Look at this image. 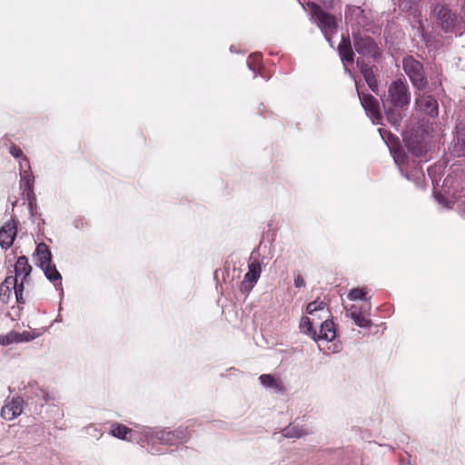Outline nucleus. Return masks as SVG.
Segmentation results:
<instances>
[{
	"label": "nucleus",
	"instance_id": "bb28decb",
	"mask_svg": "<svg viewBox=\"0 0 465 465\" xmlns=\"http://www.w3.org/2000/svg\"><path fill=\"white\" fill-rule=\"evenodd\" d=\"M367 292L366 288H354L351 290L347 295V298L350 301H364L366 302H370L369 299L366 297Z\"/></svg>",
	"mask_w": 465,
	"mask_h": 465
},
{
	"label": "nucleus",
	"instance_id": "2f4dec72",
	"mask_svg": "<svg viewBox=\"0 0 465 465\" xmlns=\"http://www.w3.org/2000/svg\"><path fill=\"white\" fill-rule=\"evenodd\" d=\"M408 151L414 157H417V158L421 157L425 153V152H426L424 146L420 143H418V142H411V143H409V144H408Z\"/></svg>",
	"mask_w": 465,
	"mask_h": 465
},
{
	"label": "nucleus",
	"instance_id": "dca6fc26",
	"mask_svg": "<svg viewBox=\"0 0 465 465\" xmlns=\"http://www.w3.org/2000/svg\"><path fill=\"white\" fill-rule=\"evenodd\" d=\"M437 18L442 29L446 32L450 31L455 25V15L450 10L443 5L436 6L434 9Z\"/></svg>",
	"mask_w": 465,
	"mask_h": 465
},
{
	"label": "nucleus",
	"instance_id": "39448f33",
	"mask_svg": "<svg viewBox=\"0 0 465 465\" xmlns=\"http://www.w3.org/2000/svg\"><path fill=\"white\" fill-rule=\"evenodd\" d=\"M346 317L351 319L355 325L360 328L369 329L372 325L371 321L367 317L371 313V302H365L362 305L352 304L350 307L345 306Z\"/></svg>",
	"mask_w": 465,
	"mask_h": 465
},
{
	"label": "nucleus",
	"instance_id": "f704fd0d",
	"mask_svg": "<svg viewBox=\"0 0 465 465\" xmlns=\"http://www.w3.org/2000/svg\"><path fill=\"white\" fill-rule=\"evenodd\" d=\"M24 282L21 280V282L18 283V282H15V285H13V289L15 292V295L16 298V301L18 303H24V298H23V292H24Z\"/></svg>",
	"mask_w": 465,
	"mask_h": 465
},
{
	"label": "nucleus",
	"instance_id": "6e6552de",
	"mask_svg": "<svg viewBox=\"0 0 465 465\" xmlns=\"http://www.w3.org/2000/svg\"><path fill=\"white\" fill-rule=\"evenodd\" d=\"M110 434L119 440L136 441L143 446L144 445V442L142 440V427L139 428V430H133L122 423L113 422L111 424Z\"/></svg>",
	"mask_w": 465,
	"mask_h": 465
},
{
	"label": "nucleus",
	"instance_id": "f3484780",
	"mask_svg": "<svg viewBox=\"0 0 465 465\" xmlns=\"http://www.w3.org/2000/svg\"><path fill=\"white\" fill-rule=\"evenodd\" d=\"M259 380L264 388L269 389L275 393H283L286 391L282 381L272 374H262L259 377Z\"/></svg>",
	"mask_w": 465,
	"mask_h": 465
},
{
	"label": "nucleus",
	"instance_id": "c756f323",
	"mask_svg": "<svg viewBox=\"0 0 465 465\" xmlns=\"http://www.w3.org/2000/svg\"><path fill=\"white\" fill-rule=\"evenodd\" d=\"M20 186L21 187H34L35 183V176L31 170H24L23 173H20Z\"/></svg>",
	"mask_w": 465,
	"mask_h": 465
},
{
	"label": "nucleus",
	"instance_id": "1a4fd4ad",
	"mask_svg": "<svg viewBox=\"0 0 465 465\" xmlns=\"http://www.w3.org/2000/svg\"><path fill=\"white\" fill-rule=\"evenodd\" d=\"M393 159L402 175H404L408 180L413 181L417 186L422 185L424 173L417 169L411 173L408 172L406 167L408 165V156L404 152H394Z\"/></svg>",
	"mask_w": 465,
	"mask_h": 465
},
{
	"label": "nucleus",
	"instance_id": "c85d7f7f",
	"mask_svg": "<svg viewBox=\"0 0 465 465\" xmlns=\"http://www.w3.org/2000/svg\"><path fill=\"white\" fill-rule=\"evenodd\" d=\"M262 61L261 54L254 53L249 55L247 59V65L251 71L254 73V77L256 76V71L259 69L260 64Z\"/></svg>",
	"mask_w": 465,
	"mask_h": 465
},
{
	"label": "nucleus",
	"instance_id": "9d476101",
	"mask_svg": "<svg viewBox=\"0 0 465 465\" xmlns=\"http://www.w3.org/2000/svg\"><path fill=\"white\" fill-rule=\"evenodd\" d=\"M358 95L362 107L364 108L367 115L370 117L373 124H380L382 115L380 110L378 100L371 94L360 93Z\"/></svg>",
	"mask_w": 465,
	"mask_h": 465
},
{
	"label": "nucleus",
	"instance_id": "ea45409f",
	"mask_svg": "<svg viewBox=\"0 0 465 465\" xmlns=\"http://www.w3.org/2000/svg\"><path fill=\"white\" fill-rule=\"evenodd\" d=\"M294 286L296 288H303L306 286L304 278L300 273H294Z\"/></svg>",
	"mask_w": 465,
	"mask_h": 465
},
{
	"label": "nucleus",
	"instance_id": "393cba45",
	"mask_svg": "<svg viewBox=\"0 0 465 465\" xmlns=\"http://www.w3.org/2000/svg\"><path fill=\"white\" fill-rule=\"evenodd\" d=\"M17 278L8 276L0 285V298L3 302H7L12 293L13 285H15Z\"/></svg>",
	"mask_w": 465,
	"mask_h": 465
},
{
	"label": "nucleus",
	"instance_id": "5701e85b",
	"mask_svg": "<svg viewBox=\"0 0 465 465\" xmlns=\"http://www.w3.org/2000/svg\"><path fill=\"white\" fill-rule=\"evenodd\" d=\"M450 150L457 157L465 155V126L458 129L456 142Z\"/></svg>",
	"mask_w": 465,
	"mask_h": 465
},
{
	"label": "nucleus",
	"instance_id": "cd10ccee",
	"mask_svg": "<svg viewBox=\"0 0 465 465\" xmlns=\"http://www.w3.org/2000/svg\"><path fill=\"white\" fill-rule=\"evenodd\" d=\"M18 331H11L5 335H0V345L8 346L14 343H18Z\"/></svg>",
	"mask_w": 465,
	"mask_h": 465
},
{
	"label": "nucleus",
	"instance_id": "7c9ffc66",
	"mask_svg": "<svg viewBox=\"0 0 465 465\" xmlns=\"http://www.w3.org/2000/svg\"><path fill=\"white\" fill-rule=\"evenodd\" d=\"M326 306L323 301L315 300L307 304L306 312L310 315H313L316 312H323Z\"/></svg>",
	"mask_w": 465,
	"mask_h": 465
},
{
	"label": "nucleus",
	"instance_id": "72a5a7b5",
	"mask_svg": "<svg viewBox=\"0 0 465 465\" xmlns=\"http://www.w3.org/2000/svg\"><path fill=\"white\" fill-rule=\"evenodd\" d=\"M84 430L88 436H90L91 438H94L95 440L100 439L101 436L103 435L102 430L94 424H90V425L86 426L84 428Z\"/></svg>",
	"mask_w": 465,
	"mask_h": 465
},
{
	"label": "nucleus",
	"instance_id": "412c9836",
	"mask_svg": "<svg viewBox=\"0 0 465 465\" xmlns=\"http://www.w3.org/2000/svg\"><path fill=\"white\" fill-rule=\"evenodd\" d=\"M32 271V267L28 262V259L25 256H20L15 265V276L14 278H21V280L25 281L26 278L30 275Z\"/></svg>",
	"mask_w": 465,
	"mask_h": 465
},
{
	"label": "nucleus",
	"instance_id": "6ab92c4d",
	"mask_svg": "<svg viewBox=\"0 0 465 465\" xmlns=\"http://www.w3.org/2000/svg\"><path fill=\"white\" fill-rule=\"evenodd\" d=\"M311 433L309 428L295 423H290L282 430V435L287 439H300Z\"/></svg>",
	"mask_w": 465,
	"mask_h": 465
},
{
	"label": "nucleus",
	"instance_id": "2eb2a0df",
	"mask_svg": "<svg viewBox=\"0 0 465 465\" xmlns=\"http://www.w3.org/2000/svg\"><path fill=\"white\" fill-rule=\"evenodd\" d=\"M338 52L341 60L343 63L344 71L349 75L352 76L351 70L348 68L347 64H352L354 61V53L349 39L341 37V41L338 45Z\"/></svg>",
	"mask_w": 465,
	"mask_h": 465
},
{
	"label": "nucleus",
	"instance_id": "f257e3e1",
	"mask_svg": "<svg viewBox=\"0 0 465 465\" xmlns=\"http://www.w3.org/2000/svg\"><path fill=\"white\" fill-rule=\"evenodd\" d=\"M190 438L187 428L170 430L165 427H142V440L148 446V451L154 455L163 454L160 445L176 446Z\"/></svg>",
	"mask_w": 465,
	"mask_h": 465
},
{
	"label": "nucleus",
	"instance_id": "58836bf2",
	"mask_svg": "<svg viewBox=\"0 0 465 465\" xmlns=\"http://www.w3.org/2000/svg\"><path fill=\"white\" fill-rule=\"evenodd\" d=\"M19 169H20V173H23L24 170H31L30 163L26 156H23L22 158H20Z\"/></svg>",
	"mask_w": 465,
	"mask_h": 465
},
{
	"label": "nucleus",
	"instance_id": "4468645a",
	"mask_svg": "<svg viewBox=\"0 0 465 465\" xmlns=\"http://www.w3.org/2000/svg\"><path fill=\"white\" fill-rule=\"evenodd\" d=\"M345 21L352 27L359 29L361 26H364L367 22L365 11L360 6H348L345 11Z\"/></svg>",
	"mask_w": 465,
	"mask_h": 465
},
{
	"label": "nucleus",
	"instance_id": "0eeeda50",
	"mask_svg": "<svg viewBox=\"0 0 465 465\" xmlns=\"http://www.w3.org/2000/svg\"><path fill=\"white\" fill-rule=\"evenodd\" d=\"M353 45L355 51L365 57L376 58L380 55L379 47L371 36L354 34Z\"/></svg>",
	"mask_w": 465,
	"mask_h": 465
},
{
	"label": "nucleus",
	"instance_id": "37998d69",
	"mask_svg": "<svg viewBox=\"0 0 465 465\" xmlns=\"http://www.w3.org/2000/svg\"><path fill=\"white\" fill-rule=\"evenodd\" d=\"M230 50H231V52H233V51H234V48H233V46H232V45L230 47Z\"/></svg>",
	"mask_w": 465,
	"mask_h": 465
},
{
	"label": "nucleus",
	"instance_id": "c9c22d12",
	"mask_svg": "<svg viewBox=\"0 0 465 465\" xmlns=\"http://www.w3.org/2000/svg\"><path fill=\"white\" fill-rule=\"evenodd\" d=\"M18 343L28 342L33 341L35 338V335L31 332L25 331L23 332H18Z\"/></svg>",
	"mask_w": 465,
	"mask_h": 465
},
{
	"label": "nucleus",
	"instance_id": "20e7f679",
	"mask_svg": "<svg viewBox=\"0 0 465 465\" xmlns=\"http://www.w3.org/2000/svg\"><path fill=\"white\" fill-rule=\"evenodd\" d=\"M402 67L416 89L420 91L427 87L428 80L425 76L423 64L420 61L412 56H407L402 61Z\"/></svg>",
	"mask_w": 465,
	"mask_h": 465
},
{
	"label": "nucleus",
	"instance_id": "f03ea898",
	"mask_svg": "<svg viewBox=\"0 0 465 465\" xmlns=\"http://www.w3.org/2000/svg\"><path fill=\"white\" fill-rule=\"evenodd\" d=\"M411 103V92L408 84L397 79L389 85L388 93L382 99V105L387 120L395 127L401 121V111L406 110Z\"/></svg>",
	"mask_w": 465,
	"mask_h": 465
},
{
	"label": "nucleus",
	"instance_id": "423d86ee",
	"mask_svg": "<svg viewBox=\"0 0 465 465\" xmlns=\"http://www.w3.org/2000/svg\"><path fill=\"white\" fill-rule=\"evenodd\" d=\"M262 265L261 262L252 257L249 259L248 272L245 273L241 282V292L249 294L261 277Z\"/></svg>",
	"mask_w": 465,
	"mask_h": 465
},
{
	"label": "nucleus",
	"instance_id": "4c0bfd02",
	"mask_svg": "<svg viewBox=\"0 0 465 465\" xmlns=\"http://www.w3.org/2000/svg\"><path fill=\"white\" fill-rule=\"evenodd\" d=\"M9 153L15 158H22L24 156L23 151L15 144L10 146Z\"/></svg>",
	"mask_w": 465,
	"mask_h": 465
},
{
	"label": "nucleus",
	"instance_id": "aec40b11",
	"mask_svg": "<svg viewBox=\"0 0 465 465\" xmlns=\"http://www.w3.org/2000/svg\"><path fill=\"white\" fill-rule=\"evenodd\" d=\"M336 338L335 324L331 320H325L320 327L319 332H317L316 341L323 340L326 341H331Z\"/></svg>",
	"mask_w": 465,
	"mask_h": 465
},
{
	"label": "nucleus",
	"instance_id": "a211bd4d",
	"mask_svg": "<svg viewBox=\"0 0 465 465\" xmlns=\"http://www.w3.org/2000/svg\"><path fill=\"white\" fill-rule=\"evenodd\" d=\"M357 65L360 67L361 73L362 74L367 84L373 93H378V84L374 74L373 66L365 64L360 59L357 60Z\"/></svg>",
	"mask_w": 465,
	"mask_h": 465
},
{
	"label": "nucleus",
	"instance_id": "7ed1b4c3",
	"mask_svg": "<svg viewBox=\"0 0 465 465\" xmlns=\"http://www.w3.org/2000/svg\"><path fill=\"white\" fill-rule=\"evenodd\" d=\"M312 20H313L321 29L325 39L332 46L331 36L337 34V23L335 17L324 12L317 4L309 3Z\"/></svg>",
	"mask_w": 465,
	"mask_h": 465
},
{
	"label": "nucleus",
	"instance_id": "f8f14e48",
	"mask_svg": "<svg viewBox=\"0 0 465 465\" xmlns=\"http://www.w3.org/2000/svg\"><path fill=\"white\" fill-rule=\"evenodd\" d=\"M16 234V221L12 218L0 228V246L2 249H9L13 245Z\"/></svg>",
	"mask_w": 465,
	"mask_h": 465
},
{
	"label": "nucleus",
	"instance_id": "a878e982",
	"mask_svg": "<svg viewBox=\"0 0 465 465\" xmlns=\"http://www.w3.org/2000/svg\"><path fill=\"white\" fill-rule=\"evenodd\" d=\"M300 329L302 332L309 335L312 340L316 341L317 331L313 328L312 322L309 317L303 316L301 319Z\"/></svg>",
	"mask_w": 465,
	"mask_h": 465
},
{
	"label": "nucleus",
	"instance_id": "4be33fe9",
	"mask_svg": "<svg viewBox=\"0 0 465 465\" xmlns=\"http://www.w3.org/2000/svg\"><path fill=\"white\" fill-rule=\"evenodd\" d=\"M35 254L39 267L52 262V252L45 242L37 244Z\"/></svg>",
	"mask_w": 465,
	"mask_h": 465
},
{
	"label": "nucleus",
	"instance_id": "b1692460",
	"mask_svg": "<svg viewBox=\"0 0 465 465\" xmlns=\"http://www.w3.org/2000/svg\"><path fill=\"white\" fill-rule=\"evenodd\" d=\"M40 268L44 272L45 276L53 282L55 287L57 285L62 286V276L57 271L55 265L51 262L49 264L43 265Z\"/></svg>",
	"mask_w": 465,
	"mask_h": 465
},
{
	"label": "nucleus",
	"instance_id": "473e14b6",
	"mask_svg": "<svg viewBox=\"0 0 465 465\" xmlns=\"http://www.w3.org/2000/svg\"><path fill=\"white\" fill-rule=\"evenodd\" d=\"M35 394L36 397L41 398L45 403H49L55 401L54 393H49L40 387H36Z\"/></svg>",
	"mask_w": 465,
	"mask_h": 465
},
{
	"label": "nucleus",
	"instance_id": "ddd939ff",
	"mask_svg": "<svg viewBox=\"0 0 465 465\" xmlns=\"http://www.w3.org/2000/svg\"><path fill=\"white\" fill-rule=\"evenodd\" d=\"M25 401L21 397L13 398L2 408L1 416L6 420H13L20 416L24 411Z\"/></svg>",
	"mask_w": 465,
	"mask_h": 465
},
{
	"label": "nucleus",
	"instance_id": "79ce46f5",
	"mask_svg": "<svg viewBox=\"0 0 465 465\" xmlns=\"http://www.w3.org/2000/svg\"><path fill=\"white\" fill-rule=\"evenodd\" d=\"M400 465H411L410 462H401Z\"/></svg>",
	"mask_w": 465,
	"mask_h": 465
},
{
	"label": "nucleus",
	"instance_id": "e433bc0d",
	"mask_svg": "<svg viewBox=\"0 0 465 465\" xmlns=\"http://www.w3.org/2000/svg\"><path fill=\"white\" fill-rule=\"evenodd\" d=\"M23 188V197L29 201V203H32V201L35 200V193L34 187H22Z\"/></svg>",
	"mask_w": 465,
	"mask_h": 465
},
{
	"label": "nucleus",
	"instance_id": "9b49d317",
	"mask_svg": "<svg viewBox=\"0 0 465 465\" xmlns=\"http://www.w3.org/2000/svg\"><path fill=\"white\" fill-rule=\"evenodd\" d=\"M415 104L418 110L431 117H436L439 113L437 100L431 94H422L416 97Z\"/></svg>",
	"mask_w": 465,
	"mask_h": 465
},
{
	"label": "nucleus",
	"instance_id": "a19ab883",
	"mask_svg": "<svg viewBox=\"0 0 465 465\" xmlns=\"http://www.w3.org/2000/svg\"><path fill=\"white\" fill-rule=\"evenodd\" d=\"M435 198L440 203H444L445 198L441 194H436Z\"/></svg>",
	"mask_w": 465,
	"mask_h": 465
}]
</instances>
